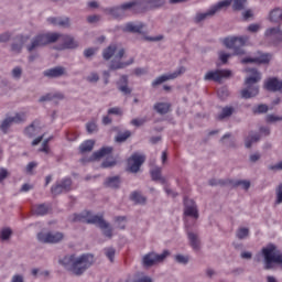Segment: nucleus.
Returning a JSON list of instances; mask_svg holds the SVG:
<instances>
[{"instance_id":"obj_1","label":"nucleus","mask_w":282,"mask_h":282,"mask_svg":"<svg viewBox=\"0 0 282 282\" xmlns=\"http://www.w3.org/2000/svg\"><path fill=\"white\" fill-rule=\"evenodd\" d=\"M62 41V45L57 50H74L78 47V42L74 41V37L70 35H62L58 33H43L36 35L31 45L28 46L29 52H34L37 47H43L50 45V43H56V41Z\"/></svg>"},{"instance_id":"obj_2","label":"nucleus","mask_w":282,"mask_h":282,"mask_svg":"<svg viewBox=\"0 0 282 282\" xmlns=\"http://www.w3.org/2000/svg\"><path fill=\"white\" fill-rule=\"evenodd\" d=\"M59 263L64 265L66 270H69V272L76 274V276H80V274H84L86 270L91 268V264L94 263V257L89 253L82 254L78 258H76L75 254H70L59 260Z\"/></svg>"},{"instance_id":"obj_3","label":"nucleus","mask_w":282,"mask_h":282,"mask_svg":"<svg viewBox=\"0 0 282 282\" xmlns=\"http://www.w3.org/2000/svg\"><path fill=\"white\" fill-rule=\"evenodd\" d=\"M264 270L282 268V251L274 243H269L261 250Z\"/></svg>"},{"instance_id":"obj_4","label":"nucleus","mask_w":282,"mask_h":282,"mask_svg":"<svg viewBox=\"0 0 282 282\" xmlns=\"http://www.w3.org/2000/svg\"><path fill=\"white\" fill-rule=\"evenodd\" d=\"M73 221H82L83 224H94L95 226H98L104 231L105 237H113V229H111V226L107 221H105V218L98 215H91V212H83L82 214H75Z\"/></svg>"},{"instance_id":"obj_5","label":"nucleus","mask_w":282,"mask_h":282,"mask_svg":"<svg viewBox=\"0 0 282 282\" xmlns=\"http://www.w3.org/2000/svg\"><path fill=\"white\" fill-rule=\"evenodd\" d=\"M247 72L252 76L246 79L245 85L247 88L241 90V96L246 99L254 98V96L259 95V86L257 84L261 80V74L256 68H248Z\"/></svg>"},{"instance_id":"obj_6","label":"nucleus","mask_w":282,"mask_h":282,"mask_svg":"<svg viewBox=\"0 0 282 282\" xmlns=\"http://www.w3.org/2000/svg\"><path fill=\"white\" fill-rule=\"evenodd\" d=\"M224 45H226L229 50H234L236 56H241L245 54L243 52V45L248 43V36H231V37H226L223 41Z\"/></svg>"},{"instance_id":"obj_7","label":"nucleus","mask_w":282,"mask_h":282,"mask_svg":"<svg viewBox=\"0 0 282 282\" xmlns=\"http://www.w3.org/2000/svg\"><path fill=\"white\" fill-rule=\"evenodd\" d=\"M230 3H232V0H223V1L218 2L217 4H214L213 7H210V9L207 12L197 13L195 17V22L202 23V21H204L205 19H208V17H213V15L217 14V12H219V10H221V8H228V6H230Z\"/></svg>"},{"instance_id":"obj_8","label":"nucleus","mask_w":282,"mask_h":282,"mask_svg":"<svg viewBox=\"0 0 282 282\" xmlns=\"http://www.w3.org/2000/svg\"><path fill=\"white\" fill-rule=\"evenodd\" d=\"M171 252L169 250H164L161 254H158L155 252H150L143 257V265L145 268H151L155 265V263H162L166 257H169Z\"/></svg>"},{"instance_id":"obj_9","label":"nucleus","mask_w":282,"mask_h":282,"mask_svg":"<svg viewBox=\"0 0 282 282\" xmlns=\"http://www.w3.org/2000/svg\"><path fill=\"white\" fill-rule=\"evenodd\" d=\"M135 6H140V2L138 0H133L130 2H124L123 4L115 8L107 9L109 14L115 17V19H120L127 10H132V8H135Z\"/></svg>"},{"instance_id":"obj_10","label":"nucleus","mask_w":282,"mask_h":282,"mask_svg":"<svg viewBox=\"0 0 282 282\" xmlns=\"http://www.w3.org/2000/svg\"><path fill=\"white\" fill-rule=\"evenodd\" d=\"M232 76V72L228 69H216L209 70L204 76V80H214V83H220L223 78H230Z\"/></svg>"},{"instance_id":"obj_11","label":"nucleus","mask_w":282,"mask_h":282,"mask_svg":"<svg viewBox=\"0 0 282 282\" xmlns=\"http://www.w3.org/2000/svg\"><path fill=\"white\" fill-rule=\"evenodd\" d=\"M147 158L142 154L134 153L128 159V171L130 173H138L140 171V166L144 164Z\"/></svg>"},{"instance_id":"obj_12","label":"nucleus","mask_w":282,"mask_h":282,"mask_svg":"<svg viewBox=\"0 0 282 282\" xmlns=\"http://www.w3.org/2000/svg\"><path fill=\"white\" fill-rule=\"evenodd\" d=\"M64 235L63 232H40L37 234V239L39 241H41L42 243H58L61 241H63Z\"/></svg>"},{"instance_id":"obj_13","label":"nucleus","mask_w":282,"mask_h":282,"mask_svg":"<svg viewBox=\"0 0 282 282\" xmlns=\"http://www.w3.org/2000/svg\"><path fill=\"white\" fill-rule=\"evenodd\" d=\"M13 122H15L17 124H19V122H25V113L20 112V113H17L14 117L6 118L0 124L1 131L3 133H8V129L12 127Z\"/></svg>"},{"instance_id":"obj_14","label":"nucleus","mask_w":282,"mask_h":282,"mask_svg":"<svg viewBox=\"0 0 282 282\" xmlns=\"http://www.w3.org/2000/svg\"><path fill=\"white\" fill-rule=\"evenodd\" d=\"M272 59L271 54H263L259 53L256 57H245L241 59L242 65H246L248 63H256L257 65H268L270 61Z\"/></svg>"},{"instance_id":"obj_15","label":"nucleus","mask_w":282,"mask_h":282,"mask_svg":"<svg viewBox=\"0 0 282 282\" xmlns=\"http://www.w3.org/2000/svg\"><path fill=\"white\" fill-rule=\"evenodd\" d=\"M186 72V68L184 66L178 67V69L172 74L169 75H162L158 77L154 82H152V87H158V85H162V83H166V80H174V78H177L178 76H182Z\"/></svg>"},{"instance_id":"obj_16","label":"nucleus","mask_w":282,"mask_h":282,"mask_svg":"<svg viewBox=\"0 0 282 282\" xmlns=\"http://www.w3.org/2000/svg\"><path fill=\"white\" fill-rule=\"evenodd\" d=\"M72 191V178L66 177L59 184L53 185L51 188L52 195H61L62 193H68Z\"/></svg>"},{"instance_id":"obj_17","label":"nucleus","mask_w":282,"mask_h":282,"mask_svg":"<svg viewBox=\"0 0 282 282\" xmlns=\"http://www.w3.org/2000/svg\"><path fill=\"white\" fill-rule=\"evenodd\" d=\"M184 215L186 217H193L194 219H199V212L197 210V205L193 199L184 198Z\"/></svg>"},{"instance_id":"obj_18","label":"nucleus","mask_w":282,"mask_h":282,"mask_svg":"<svg viewBox=\"0 0 282 282\" xmlns=\"http://www.w3.org/2000/svg\"><path fill=\"white\" fill-rule=\"evenodd\" d=\"M264 88L268 91H282V80H279L276 77L269 78L264 83Z\"/></svg>"},{"instance_id":"obj_19","label":"nucleus","mask_w":282,"mask_h":282,"mask_svg":"<svg viewBox=\"0 0 282 282\" xmlns=\"http://www.w3.org/2000/svg\"><path fill=\"white\" fill-rule=\"evenodd\" d=\"M144 29V23L139 22L134 24L133 22H129L123 26V32H131L132 34H142V30Z\"/></svg>"},{"instance_id":"obj_20","label":"nucleus","mask_w":282,"mask_h":282,"mask_svg":"<svg viewBox=\"0 0 282 282\" xmlns=\"http://www.w3.org/2000/svg\"><path fill=\"white\" fill-rule=\"evenodd\" d=\"M264 36H273L275 43H281L282 41L281 26L267 29V31L264 32Z\"/></svg>"},{"instance_id":"obj_21","label":"nucleus","mask_w":282,"mask_h":282,"mask_svg":"<svg viewBox=\"0 0 282 282\" xmlns=\"http://www.w3.org/2000/svg\"><path fill=\"white\" fill-rule=\"evenodd\" d=\"M63 74H65V68L61 66L44 72V76L47 78H58L59 76H63Z\"/></svg>"},{"instance_id":"obj_22","label":"nucleus","mask_w":282,"mask_h":282,"mask_svg":"<svg viewBox=\"0 0 282 282\" xmlns=\"http://www.w3.org/2000/svg\"><path fill=\"white\" fill-rule=\"evenodd\" d=\"M112 151H113V148L111 147L101 148L100 150L93 153L90 161L100 160V158H105V155H110Z\"/></svg>"},{"instance_id":"obj_23","label":"nucleus","mask_w":282,"mask_h":282,"mask_svg":"<svg viewBox=\"0 0 282 282\" xmlns=\"http://www.w3.org/2000/svg\"><path fill=\"white\" fill-rule=\"evenodd\" d=\"M32 213L33 215L43 217L44 215H47L50 213V206L46 204L34 205L32 207Z\"/></svg>"},{"instance_id":"obj_24","label":"nucleus","mask_w":282,"mask_h":282,"mask_svg":"<svg viewBox=\"0 0 282 282\" xmlns=\"http://www.w3.org/2000/svg\"><path fill=\"white\" fill-rule=\"evenodd\" d=\"M51 25H59L61 28H69V18H48Z\"/></svg>"},{"instance_id":"obj_25","label":"nucleus","mask_w":282,"mask_h":282,"mask_svg":"<svg viewBox=\"0 0 282 282\" xmlns=\"http://www.w3.org/2000/svg\"><path fill=\"white\" fill-rule=\"evenodd\" d=\"M154 110L158 111V113H161V116H164L165 113H169V111H171V104L158 102L154 105Z\"/></svg>"},{"instance_id":"obj_26","label":"nucleus","mask_w":282,"mask_h":282,"mask_svg":"<svg viewBox=\"0 0 282 282\" xmlns=\"http://www.w3.org/2000/svg\"><path fill=\"white\" fill-rule=\"evenodd\" d=\"M235 113V108L232 107H224L221 112L217 115V120H226V118H230Z\"/></svg>"},{"instance_id":"obj_27","label":"nucleus","mask_w":282,"mask_h":282,"mask_svg":"<svg viewBox=\"0 0 282 282\" xmlns=\"http://www.w3.org/2000/svg\"><path fill=\"white\" fill-rule=\"evenodd\" d=\"M65 96L61 93H55V94H46L40 98V102H45L47 100H63Z\"/></svg>"},{"instance_id":"obj_28","label":"nucleus","mask_w":282,"mask_h":282,"mask_svg":"<svg viewBox=\"0 0 282 282\" xmlns=\"http://www.w3.org/2000/svg\"><path fill=\"white\" fill-rule=\"evenodd\" d=\"M269 19L272 23H281L282 21V10L281 9H274L270 12Z\"/></svg>"},{"instance_id":"obj_29","label":"nucleus","mask_w":282,"mask_h":282,"mask_svg":"<svg viewBox=\"0 0 282 282\" xmlns=\"http://www.w3.org/2000/svg\"><path fill=\"white\" fill-rule=\"evenodd\" d=\"M116 50H118V45L116 44H111L107 48H105L102 52V57L105 58V61H109V58H111V56L116 54Z\"/></svg>"},{"instance_id":"obj_30","label":"nucleus","mask_w":282,"mask_h":282,"mask_svg":"<svg viewBox=\"0 0 282 282\" xmlns=\"http://www.w3.org/2000/svg\"><path fill=\"white\" fill-rule=\"evenodd\" d=\"M94 144H96V142L94 140H87L85 142H83L79 145L80 153H88L89 151H93Z\"/></svg>"},{"instance_id":"obj_31","label":"nucleus","mask_w":282,"mask_h":282,"mask_svg":"<svg viewBox=\"0 0 282 282\" xmlns=\"http://www.w3.org/2000/svg\"><path fill=\"white\" fill-rule=\"evenodd\" d=\"M105 186H108V188H118L120 186V176H112L107 178Z\"/></svg>"},{"instance_id":"obj_32","label":"nucleus","mask_w":282,"mask_h":282,"mask_svg":"<svg viewBox=\"0 0 282 282\" xmlns=\"http://www.w3.org/2000/svg\"><path fill=\"white\" fill-rule=\"evenodd\" d=\"M39 121H34L31 126L25 128L24 133L28 135V138H34L36 133H39V128L34 127V124H37Z\"/></svg>"},{"instance_id":"obj_33","label":"nucleus","mask_w":282,"mask_h":282,"mask_svg":"<svg viewBox=\"0 0 282 282\" xmlns=\"http://www.w3.org/2000/svg\"><path fill=\"white\" fill-rule=\"evenodd\" d=\"M131 202H134L135 204H147V198L140 194V192H133L130 195Z\"/></svg>"},{"instance_id":"obj_34","label":"nucleus","mask_w":282,"mask_h":282,"mask_svg":"<svg viewBox=\"0 0 282 282\" xmlns=\"http://www.w3.org/2000/svg\"><path fill=\"white\" fill-rule=\"evenodd\" d=\"M150 174L154 182L161 181L162 183H164V178L162 177V169L154 167L153 170H151Z\"/></svg>"},{"instance_id":"obj_35","label":"nucleus","mask_w":282,"mask_h":282,"mask_svg":"<svg viewBox=\"0 0 282 282\" xmlns=\"http://www.w3.org/2000/svg\"><path fill=\"white\" fill-rule=\"evenodd\" d=\"M187 237H188L192 248L194 250H199V239L197 238V236L193 232H188Z\"/></svg>"},{"instance_id":"obj_36","label":"nucleus","mask_w":282,"mask_h":282,"mask_svg":"<svg viewBox=\"0 0 282 282\" xmlns=\"http://www.w3.org/2000/svg\"><path fill=\"white\" fill-rule=\"evenodd\" d=\"M261 135H259V133L256 134H251L250 137H248L245 140V145L247 149H250V147H252V142H259Z\"/></svg>"},{"instance_id":"obj_37","label":"nucleus","mask_w":282,"mask_h":282,"mask_svg":"<svg viewBox=\"0 0 282 282\" xmlns=\"http://www.w3.org/2000/svg\"><path fill=\"white\" fill-rule=\"evenodd\" d=\"M133 63V59H131L130 62L128 63H116V62H112L110 64V69H124V67H128V65H131Z\"/></svg>"},{"instance_id":"obj_38","label":"nucleus","mask_w":282,"mask_h":282,"mask_svg":"<svg viewBox=\"0 0 282 282\" xmlns=\"http://www.w3.org/2000/svg\"><path fill=\"white\" fill-rule=\"evenodd\" d=\"M129 138H131V131L127 130L116 137V142H126Z\"/></svg>"},{"instance_id":"obj_39","label":"nucleus","mask_w":282,"mask_h":282,"mask_svg":"<svg viewBox=\"0 0 282 282\" xmlns=\"http://www.w3.org/2000/svg\"><path fill=\"white\" fill-rule=\"evenodd\" d=\"M228 184H232V181H224V180H215V178H212L209 181V185L210 186H226Z\"/></svg>"},{"instance_id":"obj_40","label":"nucleus","mask_w":282,"mask_h":282,"mask_svg":"<svg viewBox=\"0 0 282 282\" xmlns=\"http://www.w3.org/2000/svg\"><path fill=\"white\" fill-rule=\"evenodd\" d=\"M282 204V183L275 188V206Z\"/></svg>"},{"instance_id":"obj_41","label":"nucleus","mask_w":282,"mask_h":282,"mask_svg":"<svg viewBox=\"0 0 282 282\" xmlns=\"http://www.w3.org/2000/svg\"><path fill=\"white\" fill-rule=\"evenodd\" d=\"M121 83H124L123 86H119V91H122V94H131V90L129 88V86H127L128 79L127 76H121Z\"/></svg>"},{"instance_id":"obj_42","label":"nucleus","mask_w":282,"mask_h":282,"mask_svg":"<svg viewBox=\"0 0 282 282\" xmlns=\"http://www.w3.org/2000/svg\"><path fill=\"white\" fill-rule=\"evenodd\" d=\"M11 236H12V229L4 228L1 230L0 239H2V241H7V239H10Z\"/></svg>"},{"instance_id":"obj_43","label":"nucleus","mask_w":282,"mask_h":282,"mask_svg":"<svg viewBox=\"0 0 282 282\" xmlns=\"http://www.w3.org/2000/svg\"><path fill=\"white\" fill-rule=\"evenodd\" d=\"M105 252H106V257H107V259H109L110 263H113V259L116 257V249L106 248Z\"/></svg>"},{"instance_id":"obj_44","label":"nucleus","mask_w":282,"mask_h":282,"mask_svg":"<svg viewBox=\"0 0 282 282\" xmlns=\"http://www.w3.org/2000/svg\"><path fill=\"white\" fill-rule=\"evenodd\" d=\"M250 235V230L248 228H240L237 231V238L238 239H246Z\"/></svg>"},{"instance_id":"obj_45","label":"nucleus","mask_w":282,"mask_h":282,"mask_svg":"<svg viewBox=\"0 0 282 282\" xmlns=\"http://www.w3.org/2000/svg\"><path fill=\"white\" fill-rule=\"evenodd\" d=\"M253 113H268V106L267 105H259L258 107L253 108Z\"/></svg>"},{"instance_id":"obj_46","label":"nucleus","mask_w":282,"mask_h":282,"mask_svg":"<svg viewBox=\"0 0 282 282\" xmlns=\"http://www.w3.org/2000/svg\"><path fill=\"white\" fill-rule=\"evenodd\" d=\"M246 0H234V10H243Z\"/></svg>"},{"instance_id":"obj_47","label":"nucleus","mask_w":282,"mask_h":282,"mask_svg":"<svg viewBox=\"0 0 282 282\" xmlns=\"http://www.w3.org/2000/svg\"><path fill=\"white\" fill-rule=\"evenodd\" d=\"M86 129L88 133H94L95 131H98V126L96 124V122L90 121L86 124Z\"/></svg>"},{"instance_id":"obj_48","label":"nucleus","mask_w":282,"mask_h":282,"mask_svg":"<svg viewBox=\"0 0 282 282\" xmlns=\"http://www.w3.org/2000/svg\"><path fill=\"white\" fill-rule=\"evenodd\" d=\"M234 186H242L245 191H248L250 188V181H238L234 183Z\"/></svg>"},{"instance_id":"obj_49","label":"nucleus","mask_w":282,"mask_h":282,"mask_svg":"<svg viewBox=\"0 0 282 282\" xmlns=\"http://www.w3.org/2000/svg\"><path fill=\"white\" fill-rule=\"evenodd\" d=\"M39 151L42 152V153H46V154L50 153V139H46L43 142L42 148Z\"/></svg>"},{"instance_id":"obj_50","label":"nucleus","mask_w":282,"mask_h":282,"mask_svg":"<svg viewBox=\"0 0 282 282\" xmlns=\"http://www.w3.org/2000/svg\"><path fill=\"white\" fill-rule=\"evenodd\" d=\"M108 115L109 116H122V110L118 107H115V108H110L108 110Z\"/></svg>"},{"instance_id":"obj_51","label":"nucleus","mask_w":282,"mask_h":282,"mask_svg":"<svg viewBox=\"0 0 282 282\" xmlns=\"http://www.w3.org/2000/svg\"><path fill=\"white\" fill-rule=\"evenodd\" d=\"M175 259H176L177 263H184V264L188 263V257L177 254L175 257Z\"/></svg>"},{"instance_id":"obj_52","label":"nucleus","mask_w":282,"mask_h":282,"mask_svg":"<svg viewBox=\"0 0 282 282\" xmlns=\"http://www.w3.org/2000/svg\"><path fill=\"white\" fill-rule=\"evenodd\" d=\"M229 57H230V54H228V53H225V52L219 53V58H220L221 63H224V64L228 63Z\"/></svg>"},{"instance_id":"obj_53","label":"nucleus","mask_w":282,"mask_h":282,"mask_svg":"<svg viewBox=\"0 0 282 282\" xmlns=\"http://www.w3.org/2000/svg\"><path fill=\"white\" fill-rule=\"evenodd\" d=\"M100 77H98V74L93 73L87 77L88 83H98Z\"/></svg>"},{"instance_id":"obj_54","label":"nucleus","mask_w":282,"mask_h":282,"mask_svg":"<svg viewBox=\"0 0 282 282\" xmlns=\"http://www.w3.org/2000/svg\"><path fill=\"white\" fill-rule=\"evenodd\" d=\"M144 122H147V120H144V119H132L131 120V124H133V127H142V124H144Z\"/></svg>"},{"instance_id":"obj_55","label":"nucleus","mask_w":282,"mask_h":282,"mask_svg":"<svg viewBox=\"0 0 282 282\" xmlns=\"http://www.w3.org/2000/svg\"><path fill=\"white\" fill-rule=\"evenodd\" d=\"M96 54V48H87L84 51V55L86 58L94 56Z\"/></svg>"},{"instance_id":"obj_56","label":"nucleus","mask_w":282,"mask_h":282,"mask_svg":"<svg viewBox=\"0 0 282 282\" xmlns=\"http://www.w3.org/2000/svg\"><path fill=\"white\" fill-rule=\"evenodd\" d=\"M21 74H22L21 67L13 68L12 70L13 78H21Z\"/></svg>"},{"instance_id":"obj_57","label":"nucleus","mask_w":282,"mask_h":282,"mask_svg":"<svg viewBox=\"0 0 282 282\" xmlns=\"http://www.w3.org/2000/svg\"><path fill=\"white\" fill-rule=\"evenodd\" d=\"M279 120H282V118L281 117H276L274 115H268L267 116V122H276Z\"/></svg>"},{"instance_id":"obj_58","label":"nucleus","mask_w":282,"mask_h":282,"mask_svg":"<svg viewBox=\"0 0 282 282\" xmlns=\"http://www.w3.org/2000/svg\"><path fill=\"white\" fill-rule=\"evenodd\" d=\"M87 21L88 23H98V21H100V15H89Z\"/></svg>"},{"instance_id":"obj_59","label":"nucleus","mask_w":282,"mask_h":282,"mask_svg":"<svg viewBox=\"0 0 282 282\" xmlns=\"http://www.w3.org/2000/svg\"><path fill=\"white\" fill-rule=\"evenodd\" d=\"M36 166H37L36 162H30L26 165V173H32V171H34V169H36Z\"/></svg>"},{"instance_id":"obj_60","label":"nucleus","mask_w":282,"mask_h":282,"mask_svg":"<svg viewBox=\"0 0 282 282\" xmlns=\"http://www.w3.org/2000/svg\"><path fill=\"white\" fill-rule=\"evenodd\" d=\"M10 41V33H3L0 35V43H8Z\"/></svg>"},{"instance_id":"obj_61","label":"nucleus","mask_w":282,"mask_h":282,"mask_svg":"<svg viewBox=\"0 0 282 282\" xmlns=\"http://www.w3.org/2000/svg\"><path fill=\"white\" fill-rule=\"evenodd\" d=\"M269 170H270V171H282V161L279 162V163L275 164V165L269 166Z\"/></svg>"},{"instance_id":"obj_62","label":"nucleus","mask_w":282,"mask_h":282,"mask_svg":"<svg viewBox=\"0 0 282 282\" xmlns=\"http://www.w3.org/2000/svg\"><path fill=\"white\" fill-rule=\"evenodd\" d=\"M261 26L259 25V24H250L249 26H248V31L249 32H259V29H260Z\"/></svg>"},{"instance_id":"obj_63","label":"nucleus","mask_w":282,"mask_h":282,"mask_svg":"<svg viewBox=\"0 0 282 282\" xmlns=\"http://www.w3.org/2000/svg\"><path fill=\"white\" fill-rule=\"evenodd\" d=\"M218 96H219V98H227L228 89L221 88L220 90H218Z\"/></svg>"},{"instance_id":"obj_64","label":"nucleus","mask_w":282,"mask_h":282,"mask_svg":"<svg viewBox=\"0 0 282 282\" xmlns=\"http://www.w3.org/2000/svg\"><path fill=\"white\" fill-rule=\"evenodd\" d=\"M8 177V170L6 169H0V182H3Z\"/></svg>"}]
</instances>
